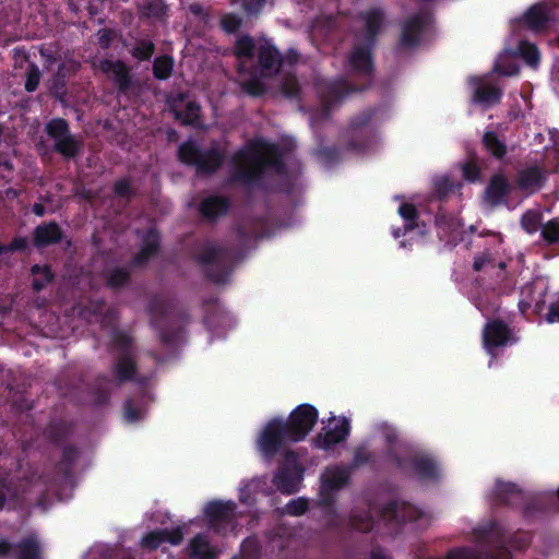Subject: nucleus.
I'll list each match as a JSON object with an SVG mask.
<instances>
[{"label": "nucleus", "instance_id": "obj_1", "mask_svg": "<svg viewBox=\"0 0 559 559\" xmlns=\"http://www.w3.org/2000/svg\"><path fill=\"white\" fill-rule=\"evenodd\" d=\"M231 164L235 169L230 182L249 189L266 190L267 170L278 176L287 174V165L278 145L263 140L238 150L231 157Z\"/></svg>", "mask_w": 559, "mask_h": 559}, {"label": "nucleus", "instance_id": "obj_2", "mask_svg": "<svg viewBox=\"0 0 559 559\" xmlns=\"http://www.w3.org/2000/svg\"><path fill=\"white\" fill-rule=\"evenodd\" d=\"M376 47V44L354 38L352 49L346 56L349 72L366 81L361 86L354 85L344 78L317 82L316 88L326 115L334 105L341 103L349 94L365 91L371 86L376 70L373 58Z\"/></svg>", "mask_w": 559, "mask_h": 559}, {"label": "nucleus", "instance_id": "obj_3", "mask_svg": "<svg viewBox=\"0 0 559 559\" xmlns=\"http://www.w3.org/2000/svg\"><path fill=\"white\" fill-rule=\"evenodd\" d=\"M204 277L214 284H225L234 272V251L224 246L206 245L194 257Z\"/></svg>", "mask_w": 559, "mask_h": 559}, {"label": "nucleus", "instance_id": "obj_4", "mask_svg": "<svg viewBox=\"0 0 559 559\" xmlns=\"http://www.w3.org/2000/svg\"><path fill=\"white\" fill-rule=\"evenodd\" d=\"M178 160L194 167L200 176L214 175L225 162V153L218 146L202 150L194 141L182 142L177 151Z\"/></svg>", "mask_w": 559, "mask_h": 559}, {"label": "nucleus", "instance_id": "obj_5", "mask_svg": "<svg viewBox=\"0 0 559 559\" xmlns=\"http://www.w3.org/2000/svg\"><path fill=\"white\" fill-rule=\"evenodd\" d=\"M110 346L117 352V357L111 367L116 382L122 384L134 380L138 364L132 336L124 331L116 330L112 333Z\"/></svg>", "mask_w": 559, "mask_h": 559}, {"label": "nucleus", "instance_id": "obj_6", "mask_svg": "<svg viewBox=\"0 0 559 559\" xmlns=\"http://www.w3.org/2000/svg\"><path fill=\"white\" fill-rule=\"evenodd\" d=\"M170 308L171 301L162 294L151 297L147 304L151 323L157 331L160 343L166 346L176 345L182 333L181 328H174L168 324L167 318Z\"/></svg>", "mask_w": 559, "mask_h": 559}, {"label": "nucleus", "instance_id": "obj_7", "mask_svg": "<svg viewBox=\"0 0 559 559\" xmlns=\"http://www.w3.org/2000/svg\"><path fill=\"white\" fill-rule=\"evenodd\" d=\"M290 442L289 432L284 425V418L270 419L257 439V449L266 461L274 459Z\"/></svg>", "mask_w": 559, "mask_h": 559}, {"label": "nucleus", "instance_id": "obj_8", "mask_svg": "<svg viewBox=\"0 0 559 559\" xmlns=\"http://www.w3.org/2000/svg\"><path fill=\"white\" fill-rule=\"evenodd\" d=\"M388 455L395 467L404 474L413 472L419 480H437L439 478V466L430 455L415 454L402 457L394 451H390Z\"/></svg>", "mask_w": 559, "mask_h": 559}, {"label": "nucleus", "instance_id": "obj_9", "mask_svg": "<svg viewBox=\"0 0 559 559\" xmlns=\"http://www.w3.org/2000/svg\"><path fill=\"white\" fill-rule=\"evenodd\" d=\"M318 409L311 404H300L294 408L284 425L289 432L290 442H300L307 438L318 421Z\"/></svg>", "mask_w": 559, "mask_h": 559}, {"label": "nucleus", "instance_id": "obj_10", "mask_svg": "<svg viewBox=\"0 0 559 559\" xmlns=\"http://www.w3.org/2000/svg\"><path fill=\"white\" fill-rule=\"evenodd\" d=\"M377 112V108L369 107L354 116L345 132L346 148L353 152H361L368 147L370 132L368 127Z\"/></svg>", "mask_w": 559, "mask_h": 559}, {"label": "nucleus", "instance_id": "obj_11", "mask_svg": "<svg viewBox=\"0 0 559 559\" xmlns=\"http://www.w3.org/2000/svg\"><path fill=\"white\" fill-rule=\"evenodd\" d=\"M186 92L167 95L166 104L175 120L185 127H197L200 123L201 106L197 100L188 99Z\"/></svg>", "mask_w": 559, "mask_h": 559}, {"label": "nucleus", "instance_id": "obj_12", "mask_svg": "<svg viewBox=\"0 0 559 559\" xmlns=\"http://www.w3.org/2000/svg\"><path fill=\"white\" fill-rule=\"evenodd\" d=\"M236 503L234 501L212 500L204 508V516L210 530L218 535L231 531Z\"/></svg>", "mask_w": 559, "mask_h": 559}, {"label": "nucleus", "instance_id": "obj_13", "mask_svg": "<svg viewBox=\"0 0 559 559\" xmlns=\"http://www.w3.org/2000/svg\"><path fill=\"white\" fill-rule=\"evenodd\" d=\"M358 16L362 22V27L354 34V38L377 45L378 37L386 22L385 10L380 5H373L361 11Z\"/></svg>", "mask_w": 559, "mask_h": 559}, {"label": "nucleus", "instance_id": "obj_14", "mask_svg": "<svg viewBox=\"0 0 559 559\" xmlns=\"http://www.w3.org/2000/svg\"><path fill=\"white\" fill-rule=\"evenodd\" d=\"M428 23V16L423 12L407 16L401 25V35L396 45L399 50H412L421 40V36Z\"/></svg>", "mask_w": 559, "mask_h": 559}, {"label": "nucleus", "instance_id": "obj_15", "mask_svg": "<svg viewBox=\"0 0 559 559\" xmlns=\"http://www.w3.org/2000/svg\"><path fill=\"white\" fill-rule=\"evenodd\" d=\"M515 190L508 175L502 171L493 173L484 189V201L491 207L508 205V198Z\"/></svg>", "mask_w": 559, "mask_h": 559}, {"label": "nucleus", "instance_id": "obj_16", "mask_svg": "<svg viewBox=\"0 0 559 559\" xmlns=\"http://www.w3.org/2000/svg\"><path fill=\"white\" fill-rule=\"evenodd\" d=\"M381 519L388 524L402 525L413 523L424 518V512L406 501L392 500L381 509Z\"/></svg>", "mask_w": 559, "mask_h": 559}, {"label": "nucleus", "instance_id": "obj_17", "mask_svg": "<svg viewBox=\"0 0 559 559\" xmlns=\"http://www.w3.org/2000/svg\"><path fill=\"white\" fill-rule=\"evenodd\" d=\"M99 70L116 83L117 91L121 95H128L134 85L132 78L130 75L129 67L124 61L120 59L100 60Z\"/></svg>", "mask_w": 559, "mask_h": 559}, {"label": "nucleus", "instance_id": "obj_18", "mask_svg": "<svg viewBox=\"0 0 559 559\" xmlns=\"http://www.w3.org/2000/svg\"><path fill=\"white\" fill-rule=\"evenodd\" d=\"M512 332L508 323L501 319L489 320L483 330V345L487 353L506 346L511 340Z\"/></svg>", "mask_w": 559, "mask_h": 559}, {"label": "nucleus", "instance_id": "obj_19", "mask_svg": "<svg viewBox=\"0 0 559 559\" xmlns=\"http://www.w3.org/2000/svg\"><path fill=\"white\" fill-rule=\"evenodd\" d=\"M548 287L537 282L526 283L520 292L519 310L525 316L531 308L539 314L545 309Z\"/></svg>", "mask_w": 559, "mask_h": 559}, {"label": "nucleus", "instance_id": "obj_20", "mask_svg": "<svg viewBox=\"0 0 559 559\" xmlns=\"http://www.w3.org/2000/svg\"><path fill=\"white\" fill-rule=\"evenodd\" d=\"M547 180L546 171L538 165H531L518 170L514 189L532 195L538 192Z\"/></svg>", "mask_w": 559, "mask_h": 559}, {"label": "nucleus", "instance_id": "obj_21", "mask_svg": "<svg viewBox=\"0 0 559 559\" xmlns=\"http://www.w3.org/2000/svg\"><path fill=\"white\" fill-rule=\"evenodd\" d=\"M349 431V420L346 417H342L332 427L322 428V431L312 439V444L320 450H330L333 445L346 440Z\"/></svg>", "mask_w": 559, "mask_h": 559}, {"label": "nucleus", "instance_id": "obj_22", "mask_svg": "<svg viewBox=\"0 0 559 559\" xmlns=\"http://www.w3.org/2000/svg\"><path fill=\"white\" fill-rule=\"evenodd\" d=\"M258 63L264 78H272L280 73L284 58L280 50L270 41H265L258 48Z\"/></svg>", "mask_w": 559, "mask_h": 559}, {"label": "nucleus", "instance_id": "obj_23", "mask_svg": "<svg viewBox=\"0 0 559 559\" xmlns=\"http://www.w3.org/2000/svg\"><path fill=\"white\" fill-rule=\"evenodd\" d=\"M63 238L64 233L55 221L40 223L34 228L32 234V242L36 249H44L61 243Z\"/></svg>", "mask_w": 559, "mask_h": 559}, {"label": "nucleus", "instance_id": "obj_24", "mask_svg": "<svg viewBox=\"0 0 559 559\" xmlns=\"http://www.w3.org/2000/svg\"><path fill=\"white\" fill-rule=\"evenodd\" d=\"M160 247V236L156 228H150L144 237L140 251L134 254L130 260L131 267L144 266L148 261L154 258Z\"/></svg>", "mask_w": 559, "mask_h": 559}, {"label": "nucleus", "instance_id": "obj_25", "mask_svg": "<svg viewBox=\"0 0 559 559\" xmlns=\"http://www.w3.org/2000/svg\"><path fill=\"white\" fill-rule=\"evenodd\" d=\"M230 206L231 203L227 197L210 195L200 202L198 211L205 221L215 222L221 216L226 215Z\"/></svg>", "mask_w": 559, "mask_h": 559}, {"label": "nucleus", "instance_id": "obj_26", "mask_svg": "<svg viewBox=\"0 0 559 559\" xmlns=\"http://www.w3.org/2000/svg\"><path fill=\"white\" fill-rule=\"evenodd\" d=\"M469 84L473 85V102L485 107L499 104L502 98V90L498 86L485 84L478 76H471Z\"/></svg>", "mask_w": 559, "mask_h": 559}, {"label": "nucleus", "instance_id": "obj_27", "mask_svg": "<svg viewBox=\"0 0 559 559\" xmlns=\"http://www.w3.org/2000/svg\"><path fill=\"white\" fill-rule=\"evenodd\" d=\"M436 226L438 237L441 241L447 245H457L461 236V226L454 216L441 213L437 214Z\"/></svg>", "mask_w": 559, "mask_h": 559}, {"label": "nucleus", "instance_id": "obj_28", "mask_svg": "<svg viewBox=\"0 0 559 559\" xmlns=\"http://www.w3.org/2000/svg\"><path fill=\"white\" fill-rule=\"evenodd\" d=\"M136 12L142 20L165 21L169 8L165 0H136Z\"/></svg>", "mask_w": 559, "mask_h": 559}, {"label": "nucleus", "instance_id": "obj_29", "mask_svg": "<svg viewBox=\"0 0 559 559\" xmlns=\"http://www.w3.org/2000/svg\"><path fill=\"white\" fill-rule=\"evenodd\" d=\"M301 469L298 466L293 468L282 467L274 477V484L282 493L293 495L298 491V484L301 480Z\"/></svg>", "mask_w": 559, "mask_h": 559}, {"label": "nucleus", "instance_id": "obj_30", "mask_svg": "<svg viewBox=\"0 0 559 559\" xmlns=\"http://www.w3.org/2000/svg\"><path fill=\"white\" fill-rule=\"evenodd\" d=\"M495 498L498 504L516 507L523 500V491L514 483L497 480L495 486Z\"/></svg>", "mask_w": 559, "mask_h": 559}, {"label": "nucleus", "instance_id": "obj_31", "mask_svg": "<svg viewBox=\"0 0 559 559\" xmlns=\"http://www.w3.org/2000/svg\"><path fill=\"white\" fill-rule=\"evenodd\" d=\"M350 474V468L347 466H335L329 469L326 477L321 480V489L325 491H338L349 483Z\"/></svg>", "mask_w": 559, "mask_h": 559}, {"label": "nucleus", "instance_id": "obj_32", "mask_svg": "<svg viewBox=\"0 0 559 559\" xmlns=\"http://www.w3.org/2000/svg\"><path fill=\"white\" fill-rule=\"evenodd\" d=\"M523 22L532 31L544 29L549 22L545 5L542 3L532 5L523 15Z\"/></svg>", "mask_w": 559, "mask_h": 559}, {"label": "nucleus", "instance_id": "obj_33", "mask_svg": "<svg viewBox=\"0 0 559 559\" xmlns=\"http://www.w3.org/2000/svg\"><path fill=\"white\" fill-rule=\"evenodd\" d=\"M31 274L33 276L32 289L37 294L55 281V273L49 264L32 265Z\"/></svg>", "mask_w": 559, "mask_h": 559}, {"label": "nucleus", "instance_id": "obj_34", "mask_svg": "<svg viewBox=\"0 0 559 559\" xmlns=\"http://www.w3.org/2000/svg\"><path fill=\"white\" fill-rule=\"evenodd\" d=\"M79 457V451L74 445H66L62 449L60 461L56 465L57 473L61 474L64 481L71 480L73 467Z\"/></svg>", "mask_w": 559, "mask_h": 559}, {"label": "nucleus", "instance_id": "obj_35", "mask_svg": "<svg viewBox=\"0 0 559 559\" xmlns=\"http://www.w3.org/2000/svg\"><path fill=\"white\" fill-rule=\"evenodd\" d=\"M507 263L504 261L496 262L495 255L490 251H485L474 258L473 269L476 272L496 271L498 277H503Z\"/></svg>", "mask_w": 559, "mask_h": 559}, {"label": "nucleus", "instance_id": "obj_36", "mask_svg": "<svg viewBox=\"0 0 559 559\" xmlns=\"http://www.w3.org/2000/svg\"><path fill=\"white\" fill-rule=\"evenodd\" d=\"M82 148V142L72 133L55 141L53 151L61 155L64 159L75 158Z\"/></svg>", "mask_w": 559, "mask_h": 559}, {"label": "nucleus", "instance_id": "obj_37", "mask_svg": "<svg viewBox=\"0 0 559 559\" xmlns=\"http://www.w3.org/2000/svg\"><path fill=\"white\" fill-rule=\"evenodd\" d=\"M481 144L486 152L495 159L501 160L508 153L507 144L499 139L495 131H485L481 138Z\"/></svg>", "mask_w": 559, "mask_h": 559}, {"label": "nucleus", "instance_id": "obj_38", "mask_svg": "<svg viewBox=\"0 0 559 559\" xmlns=\"http://www.w3.org/2000/svg\"><path fill=\"white\" fill-rule=\"evenodd\" d=\"M107 287L119 289L127 286L131 280V271L128 266L109 267L104 272Z\"/></svg>", "mask_w": 559, "mask_h": 559}, {"label": "nucleus", "instance_id": "obj_39", "mask_svg": "<svg viewBox=\"0 0 559 559\" xmlns=\"http://www.w3.org/2000/svg\"><path fill=\"white\" fill-rule=\"evenodd\" d=\"M191 556L197 559H217L215 550L211 547L207 538L198 534L190 542Z\"/></svg>", "mask_w": 559, "mask_h": 559}, {"label": "nucleus", "instance_id": "obj_40", "mask_svg": "<svg viewBox=\"0 0 559 559\" xmlns=\"http://www.w3.org/2000/svg\"><path fill=\"white\" fill-rule=\"evenodd\" d=\"M174 67L175 60L171 56H158L153 61V76L158 81H166L173 75Z\"/></svg>", "mask_w": 559, "mask_h": 559}, {"label": "nucleus", "instance_id": "obj_41", "mask_svg": "<svg viewBox=\"0 0 559 559\" xmlns=\"http://www.w3.org/2000/svg\"><path fill=\"white\" fill-rule=\"evenodd\" d=\"M49 94L57 102L64 103L68 94L67 76L60 68L49 80Z\"/></svg>", "mask_w": 559, "mask_h": 559}, {"label": "nucleus", "instance_id": "obj_42", "mask_svg": "<svg viewBox=\"0 0 559 559\" xmlns=\"http://www.w3.org/2000/svg\"><path fill=\"white\" fill-rule=\"evenodd\" d=\"M156 46L148 38H136L134 45L129 50L133 59L143 62L150 61L155 53Z\"/></svg>", "mask_w": 559, "mask_h": 559}, {"label": "nucleus", "instance_id": "obj_43", "mask_svg": "<svg viewBox=\"0 0 559 559\" xmlns=\"http://www.w3.org/2000/svg\"><path fill=\"white\" fill-rule=\"evenodd\" d=\"M73 427L70 423L67 421H56L51 423L46 430L48 439L55 443L60 444L66 441L72 433Z\"/></svg>", "mask_w": 559, "mask_h": 559}, {"label": "nucleus", "instance_id": "obj_44", "mask_svg": "<svg viewBox=\"0 0 559 559\" xmlns=\"http://www.w3.org/2000/svg\"><path fill=\"white\" fill-rule=\"evenodd\" d=\"M16 559H39V544L34 537L22 539L16 546Z\"/></svg>", "mask_w": 559, "mask_h": 559}, {"label": "nucleus", "instance_id": "obj_45", "mask_svg": "<svg viewBox=\"0 0 559 559\" xmlns=\"http://www.w3.org/2000/svg\"><path fill=\"white\" fill-rule=\"evenodd\" d=\"M45 131L53 141L71 133L69 122L63 118H52L46 123Z\"/></svg>", "mask_w": 559, "mask_h": 559}, {"label": "nucleus", "instance_id": "obj_46", "mask_svg": "<svg viewBox=\"0 0 559 559\" xmlns=\"http://www.w3.org/2000/svg\"><path fill=\"white\" fill-rule=\"evenodd\" d=\"M399 214L404 219V231H412L418 227V211L413 203H403L399 207Z\"/></svg>", "mask_w": 559, "mask_h": 559}, {"label": "nucleus", "instance_id": "obj_47", "mask_svg": "<svg viewBox=\"0 0 559 559\" xmlns=\"http://www.w3.org/2000/svg\"><path fill=\"white\" fill-rule=\"evenodd\" d=\"M255 43L249 35H243L235 44V56L238 59H251L254 53Z\"/></svg>", "mask_w": 559, "mask_h": 559}, {"label": "nucleus", "instance_id": "obj_48", "mask_svg": "<svg viewBox=\"0 0 559 559\" xmlns=\"http://www.w3.org/2000/svg\"><path fill=\"white\" fill-rule=\"evenodd\" d=\"M519 53L525 60V62L532 67L537 66L539 62V50L536 45L530 41H520Z\"/></svg>", "mask_w": 559, "mask_h": 559}, {"label": "nucleus", "instance_id": "obj_49", "mask_svg": "<svg viewBox=\"0 0 559 559\" xmlns=\"http://www.w3.org/2000/svg\"><path fill=\"white\" fill-rule=\"evenodd\" d=\"M350 525L355 531L368 533L373 528L374 521L368 513H356L350 518Z\"/></svg>", "mask_w": 559, "mask_h": 559}, {"label": "nucleus", "instance_id": "obj_50", "mask_svg": "<svg viewBox=\"0 0 559 559\" xmlns=\"http://www.w3.org/2000/svg\"><path fill=\"white\" fill-rule=\"evenodd\" d=\"M112 192L115 197L130 201L135 197V190L131 186L129 178H121L114 183Z\"/></svg>", "mask_w": 559, "mask_h": 559}, {"label": "nucleus", "instance_id": "obj_51", "mask_svg": "<svg viewBox=\"0 0 559 559\" xmlns=\"http://www.w3.org/2000/svg\"><path fill=\"white\" fill-rule=\"evenodd\" d=\"M317 156L322 163H324L326 165H332L340 160L341 150L335 145H332V146L322 145L317 150Z\"/></svg>", "mask_w": 559, "mask_h": 559}, {"label": "nucleus", "instance_id": "obj_52", "mask_svg": "<svg viewBox=\"0 0 559 559\" xmlns=\"http://www.w3.org/2000/svg\"><path fill=\"white\" fill-rule=\"evenodd\" d=\"M281 91L285 97L296 99L300 95V85L295 76L287 75L282 81Z\"/></svg>", "mask_w": 559, "mask_h": 559}, {"label": "nucleus", "instance_id": "obj_53", "mask_svg": "<svg viewBox=\"0 0 559 559\" xmlns=\"http://www.w3.org/2000/svg\"><path fill=\"white\" fill-rule=\"evenodd\" d=\"M542 237L549 245L559 243V218L550 219L543 227Z\"/></svg>", "mask_w": 559, "mask_h": 559}, {"label": "nucleus", "instance_id": "obj_54", "mask_svg": "<svg viewBox=\"0 0 559 559\" xmlns=\"http://www.w3.org/2000/svg\"><path fill=\"white\" fill-rule=\"evenodd\" d=\"M40 70L37 64L29 63L26 70V80L24 84V88L26 92L32 93L36 91L40 82Z\"/></svg>", "mask_w": 559, "mask_h": 559}, {"label": "nucleus", "instance_id": "obj_55", "mask_svg": "<svg viewBox=\"0 0 559 559\" xmlns=\"http://www.w3.org/2000/svg\"><path fill=\"white\" fill-rule=\"evenodd\" d=\"M241 88L248 95L254 96V97L263 96L266 93L265 84L257 78H250L247 81L242 82Z\"/></svg>", "mask_w": 559, "mask_h": 559}, {"label": "nucleus", "instance_id": "obj_56", "mask_svg": "<svg viewBox=\"0 0 559 559\" xmlns=\"http://www.w3.org/2000/svg\"><path fill=\"white\" fill-rule=\"evenodd\" d=\"M164 543L165 539L162 528L152 531L148 534H146L141 540V546L145 549L155 550Z\"/></svg>", "mask_w": 559, "mask_h": 559}, {"label": "nucleus", "instance_id": "obj_57", "mask_svg": "<svg viewBox=\"0 0 559 559\" xmlns=\"http://www.w3.org/2000/svg\"><path fill=\"white\" fill-rule=\"evenodd\" d=\"M308 508V500L306 498L299 497L287 502L285 506V512L288 515L300 516L307 512Z\"/></svg>", "mask_w": 559, "mask_h": 559}, {"label": "nucleus", "instance_id": "obj_58", "mask_svg": "<svg viewBox=\"0 0 559 559\" xmlns=\"http://www.w3.org/2000/svg\"><path fill=\"white\" fill-rule=\"evenodd\" d=\"M481 169L477 162L467 160L462 164V176L468 182H477L480 179Z\"/></svg>", "mask_w": 559, "mask_h": 559}, {"label": "nucleus", "instance_id": "obj_59", "mask_svg": "<svg viewBox=\"0 0 559 559\" xmlns=\"http://www.w3.org/2000/svg\"><path fill=\"white\" fill-rule=\"evenodd\" d=\"M373 461V454L367 450L364 447H359L355 450L353 461L350 465L348 466L350 468V472L354 468H357L364 464L370 463Z\"/></svg>", "mask_w": 559, "mask_h": 559}, {"label": "nucleus", "instance_id": "obj_60", "mask_svg": "<svg viewBox=\"0 0 559 559\" xmlns=\"http://www.w3.org/2000/svg\"><path fill=\"white\" fill-rule=\"evenodd\" d=\"M124 418L129 423H136L143 417V411L132 400H127L123 406Z\"/></svg>", "mask_w": 559, "mask_h": 559}, {"label": "nucleus", "instance_id": "obj_61", "mask_svg": "<svg viewBox=\"0 0 559 559\" xmlns=\"http://www.w3.org/2000/svg\"><path fill=\"white\" fill-rule=\"evenodd\" d=\"M29 250V243L26 237L16 236L12 240L4 245V253L8 252H23L26 253Z\"/></svg>", "mask_w": 559, "mask_h": 559}, {"label": "nucleus", "instance_id": "obj_62", "mask_svg": "<svg viewBox=\"0 0 559 559\" xmlns=\"http://www.w3.org/2000/svg\"><path fill=\"white\" fill-rule=\"evenodd\" d=\"M447 559H480L476 550L469 547H460L448 552Z\"/></svg>", "mask_w": 559, "mask_h": 559}, {"label": "nucleus", "instance_id": "obj_63", "mask_svg": "<svg viewBox=\"0 0 559 559\" xmlns=\"http://www.w3.org/2000/svg\"><path fill=\"white\" fill-rule=\"evenodd\" d=\"M221 25H222V28L226 32V33H235L236 31H238V28L240 27L241 25V20L238 15L236 14H233V13H227L225 15L222 16L221 19Z\"/></svg>", "mask_w": 559, "mask_h": 559}, {"label": "nucleus", "instance_id": "obj_64", "mask_svg": "<svg viewBox=\"0 0 559 559\" xmlns=\"http://www.w3.org/2000/svg\"><path fill=\"white\" fill-rule=\"evenodd\" d=\"M476 308L481 312L484 317H489L491 314H495L498 312L500 305L498 302V299H495L492 301L479 298L476 301Z\"/></svg>", "mask_w": 559, "mask_h": 559}]
</instances>
